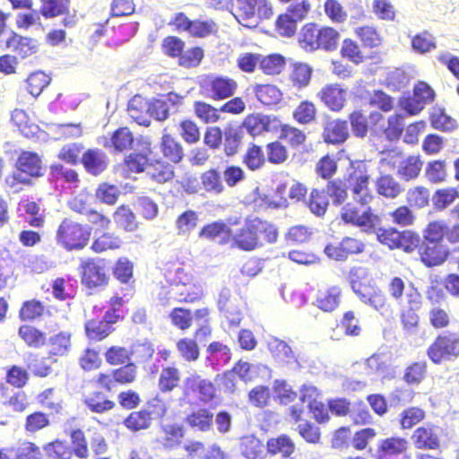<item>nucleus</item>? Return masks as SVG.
Returning <instances> with one entry per match:
<instances>
[{
	"mask_svg": "<svg viewBox=\"0 0 459 459\" xmlns=\"http://www.w3.org/2000/svg\"><path fill=\"white\" fill-rule=\"evenodd\" d=\"M134 137L131 131L122 127L115 131L111 136V143L115 150L122 152L132 146Z\"/></svg>",
	"mask_w": 459,
	"mask_h": 459,
	"instance_id": "nucleus-51",
	"label": "nucleus"
},
{
	"mask_svg": "<svg viewBox=\"0 0 459 459\" xmlns=\"http://www.w3.org/2000/svg\"><path fill=\"white\" fill-rule=\"evenodd\" d=\"M411 46L414 51L423 54L435 49L436 42L430 33L424 31L412 38Z\"/></svg>",
	"mask_w": 459,
	"mask_h": 459,
	"instance_id": "nucleus-52",
	"label": "nucleus"
},
{
	"mask_svg": "<svg viewBox=\"0 0 459 459\" xmlns=\"http://www.w3.org/2000/svg\"><path fill=\"white\" fill-rule=\"evenodd\" d=\"M419 255L421 261L431 267L445 262L448 255V249L442 242L422 240Z\"/></svg>",
	"mask_w": 459,
	"mask_h": 459,
	"instance_id": "nucleus-7",
	"label": "nucleus"
},
{
	"mask_svg": "<svg viewBox=\"0 0 459 459\" xmlns=\"http://www.w3.org/2000/svg\"><path fill=\"white\" fill-rule=\"evenodd\" d=\"M378 454L381 458H387L404 453L408 441L403 437H392L378 441Z\"/></svg>",
	"mask_w": 459,
	"mask_h": 459,
	"instance_id": "nucleus-17",
	"label": "nucleus"
},
{
	"mask_svg": "<svg viewBox=\"0 0 459 459\" xmlns=\"http://www.w3.org/2000/svg\"><path fill=\"white\" fill-rule=\"evenodd\" d=\"M87 408L95 413H104L115 407V403L108 399L106 394L96 392L84 399Z\"/></svg>",
	"mask_w": 459,
	"mask_h": 459,
	"instance_id": "nucleus-28",
	"label": "nucleus"
},
{
	"mask_svg": "<svg viewBox=\"0 0 459 459\" xmlns=\"http://www.w3.org/2000/svg\"><path fill=\"white\" fill-rule=\"evenodd\" d=\"M446 164L445 160L429 161L425 168V178L433 184L444 182L446 178Z\"/></svg>",
	"mask_w": 459,
	"mask_h": 459,
	"instance_id": "nucleus-36",
	"label": "nucleus"
},
{
	"mask_svg": "<svg viewBox=\"0 0 459 459\" xmlns=\"http://www.w3.org/2000/svg\"><path fill=\"white\" fill-rule=\"evenodd\" d=\"M381 223L382 221L380 217L373 213L370 210H368L359 215L355 225L367 233L376 234L379 230Z\"/></svg>",
	"mask_w": 459,
	"mask_h": 459,
	"instance_id": "nucleus-42",
	"label": "nucleus"
},
{
	"mask_svg": "<svg viewBox=\"0 0 459 459\" xmlns=\"http://www.w3.org/2000/svg\"><path fill=\"white\" fill-rule=\"evenodd\" d=\"M255 93L259 101L264 105H275L281 100V91L273 84L256 85Z\"/></svg>",
	"mask_w": 459,
	"mask_h": 459,
	"instance_id": "nucleus-29",
	"label": "nucleus"
},
{
	"mask_svg": "<svg viewBox=\"0 0 459 459\" xmlns=\"http://www.w3.org/2000/svg\"><path fill=\"white\" fill-rule=\"evenodd\" d=\"M224 152L227 156H233L238 152L240 144V135L237 129L229 127L224 132Z\"/></svg>",
	"mask_w": 459,
	"mask_h": 459,
	"instance_id": "nucleus-64",
	"label": "nucleus"
},
{
	"mask_svg": "<svg viewBox=\"0 0 459 459\" xmlns=\"http://www.w3.org/2000/svg\"><path fill=\"white\" fill-rule=\"evenodd\" d=\"M354 31L365 47L372 48L381 44L380 35L372 26L357 27Z\"/></svg>",
	"mask_w": 459,
	"mask_h": 459,
	"instance_id": "nucleus-47",
	"label": "nucleus"
},
{
	"mask_svg": "<svg viewBox=\"0 0 459 459\" xmlns=\"http://www.w3.org/2000/svg\"><path fill=\"white\" fill-rule=\"evenodd\" d=\"M377 193L386 198L394 199L402 193L401 185L390 175H381L376 181Z\"/></svg>",
	"mask_w": 459,
	"mask_h": 459,
	"instance_id": "nucleus-24",
	"label": "nucleus"
},
{
	"mask_svg": "<svg viewBox=\"0 0 459 459\" xmlns=\"http://www.w3.org/2000/svg\"><path fill=\"white\" fill-rule=\"evenodd\" d=\"M198 221V214L194 211H186L183 212L177 220V229L178 234H187L192 231Z\"/></svg>",
	"mask_w": 459,
	"mask_h": 459,
	"instance_id": "nucleus-58",
	"label": "nucleus"
},
{
	"mask_svg": "<svg viewBox=\"0 0 459 459\" xmlns=\"http://www.w3.org/2000/svg\"><path fill=\"white\" fill-rule=\"evenodd\" d=\"M6 45L22 58L36 53L38 50L37 40L30 38L22 37L17 34H12L7 38Z\"/></svg>",
	"mask_w": 459,
	"mask_h": 459,
	"instance_id": "nucleus-18",
	"label": "nucleus"
},
{
	"mask_svg": "<svg viewBox=\"0 0 459 459\" xmlns=\"http://www.w3.org/2000/svg\"><path fill=\"white\" fill-rule=\"evenodd\" d=\"M319 30L315 24L309 23L303 27L299 35L301 48L307 51L320 48Z\"/></svg>",
	"mask_w": 459,
	"mask_h": 459,
	"instance_id": "nucleus-27",
	"label": "nucleus"
},
{
	"mask_svg": "<svg viewBox=\"0 0 459 459\" xmlns=\"http://www.w3.org/2000/svg\"><path fill=\"white\" fill-rule=\"evenodd\" d=\"M260 68L266 74H279L285 65V59L279 54L260 57Z\"/></svg>",
	"mask_w": 459,
	"mask_h": 459,
	"instance_id": "nucleus-40",
	"label": "nucleus"
},
{
	"mask_svg": "<svg viewBox=\"0 0 459 459\" xmlns=\"http://www.w3.org/2000/svg\"><path fill=\"white\" fill-rule=\"evenodd\" d=\"M180 355L187 361H195L199 357V349L196 342L191 339H181L177 343Z\"/></svg>",
	"mask_w": 459,
	"mask_h": 459,
	"instance_id": "nucleus-59",
	"label": "nucleus"
},
{
	"mask_svg": "<svg viewBox=\"0 0 459 459\" xmlns=\"http://www.w3.org/2000/svg\"><path fill=\"white\" fill-rule=\"evenodd\" d=\"M209 354L208 359L212 365L223 366L227 364L231 358L230 351L228 346L219 342H212L207 349Z\"/></svg>",
	"mask_w": 459,
	"mask_h": 459,
	"instance_id": "nucleus-30",
	"label": "nucleus"
},
{
	"mask_svg": "<svg viewBox=\"0 0 459 459\" xmlns=\"http://www.w3.org/2000/svg\"><path fill=\"white\" fill-rule=\"evenodd\" d=\"M414 446L419 449H437L439 446L437 429L435 427L424 426L418 428L412 437Z\"/></svg>",
	"mask_w": 459,
	"mask_h": 459,
	"instance_id": "nucleus-13",
	"label": "nucleus"
},
{
	"mask_svg": "<svg viewBox=\"0 0 459 459\" xmlns=\"http://www.w3.org/2000/svg\"><path fill=\"white\" fill-rule=\"evenodd\" d=\"M267 347L272 355L278 361L286 364L296 361L293 351L284 341L272 337L267 342Z\"/></svg>",
	"mask_w": 459,
	"mask_h": 459,
	"instance_id": "nucleus-21",
	"label": "nucleus"
},
{
	"mask_svg": "<svg viewBox=\"0 0 459 459\" xmlns=\"http://www.w3.org/2000/svg\"><path fill=\"white\" fill-rule=\"evenodd\" d=\"M426 362H415L409 366L404 373L403 379L410 385H419L426 374Z\"/></svg>",
	"mask_w": 459,
	"mask_h": 459,
	"instance_id": "nucleus-57",
	"label": "nucleus"
},
{
	"mask_svg": "<svg viewBox=\"0 0 459 459\" xmlns=\"http://www.w3.org/2000/svg\"><path fill=\"white\" fill-rule=\"evenodd\" d=\"M358 286H359V284L357 281H351V288L353 291L359 295V297L364 303L371 306L377 311H380L385 307V297L383 293H381L380 291H374L373 293L367 295L361 293L359 290L357 288Z\"/></svg>",
	"mask_w": 459,
	"mask_h": 459,
	"instance_id": "nucleus-44",
	"label": "nucleus"
},
{
	"mask_svg": "<svg viewBox=\"0 0 459 459\" xmlns=\"http://www.w3.org/2000/svg\"><path fill=\"white\" fill-rule=\"evenodd\" d=\"M69 0H42L40 13L46 18H53L68 12Z\"/></svg>",
	"mask_w": 459,
	"mask_h": 459,
	"instance_id": "nucleus-37",
	"label": "nucleus"
},
{
	"mask_svg": "<svg viewBox=\"0 0 459 459\" xmlns=\"http://www.w3.org/2000/svg\"><path fill=\"white\" fill-rule=\"evenodd\" d=\"M146 169V175L159 184L169 182L174 178L173 166L161 160H150Z\"/></svg>",
	"mask_w": 459,
	"mask_h": 459,
	"instance_id": "nucleus-16",
	"label": "nucleus"
},
{
	"mask_svg": "<svg viewBox=\"0 0 459 459\" xmlns=\"http://www.w3.org/2000/svg\"><path fill=\"white\" fill-rule=\"evenodd\" d=\"M231 236V246L243 251H252L262 246L255 218L247 221L246 224L232 232Z\"/></svg>",
	"mask_w": 459,
	"mask_h": 459,
	"instance_id": "nucleus-5",
	"label": "nucleus"
},
{
	"mask_svg": "<svg viewBox=\"0 0 459 459\" xmlns=\"http://www.w3.org/2000/svg\"><path fill=\"white\" fill-rule=\"evenodd\" d=\"M425 417L423 410L418 407H411L403 411L401 414V426L403 429H411Z\"/></svg>",
	"mask_w": 459,
	"mask_h": 459,
	"instance_id": "nucleus-61",
	"label": "nucleus"
},
{
	"mask_svg": "<svg viewBox=\"0 0 459 459\" xmlns=\"http://www.w3.org/2000/svg\"><path fill=\"white\" fill-rule=\"evenodd\" d=\"M82 162L89 173L97 176L106 169L108 160L101 150L90 149L83 153Z\"/></svg>",
	"mask_w": 459,
	"mask_h": 459,
	"instance_id": "nucleus-14",
	"label": "nucleus"
},
{
	"mask_svg": "<svg viewBox=\"0 0 459 459\" xmlns=\"http://www.w3.org/2000/svg\"><path fill=\"white\" fill-rule=\"evenodd\" d=\"M318 96L333 111H340L346 101V91L338 84L326 85L320 91Z\"/></svg>",
	"mask_w": 459,
	"mask_h": 459,
	"instance_id": "nucleus-12",
	"label": "nucleus"
},
{
	"mask_svg": "<svg viewBox=\"0 0 459 459\" xmlns=\"http://www.w3.org/2000/svg\"><path fill=\"white\" fill-rule=\"evenodd\" d=\"M85 330L90 339L101 341L113 331V328L107 322H103L102 320H91L86 323Z\"/></svg>",
	"mask_w": 459,
	"mask_h": 459,
	"instance_id": "nucleus-38",
	"label": "nucleus"
},
{
	"mask_svg": "<svg viewBox=\"0 0 459 459\" xmlns=\"http://www.w3.org/2000/svg\"><path fill=\"white\" fill-rule=\"evenodd\" d=\"M244 126L253 136L259 135L270 130V118L261 114L251 115L245 119Z\"/></svg>",
	"mask_w": 459,
	"mask_h": 459,
	"instance_id": "nucleus-33",
	"label": "nucleus"
},
{
	"mask_svg": "<svg viewBox=\"0 0 459 459\" xmlns=\"http://www.w3.org/2000/svg\"><path fill=\"white\" fill-rule=\"evenodd\" d=\"M266 448L270 455H281V457L287 458L294 453L295 444L290 437L281 435L268 439Z\"/></svg>",
	"mask_w": 459,
	"mask_h": 459,
	"instance_id": "nucleus-20",
	"label": "nucleus"
},
{
	"mask_svg": "<svg viewBox=\"0 0 459 459\" xmlns=\"http://www.w3.org/2000/svg\"><path fill=\"white\" fill-rule=\"evenodd\" d=\"M342 291L338 287H331L318 292L316 305L325 312L333 311L340 304Z\"/></svg>",
	"mask_w": 459,
	"mask_h": 459,
	"instance_id": "nucleus-19",
	"label": "nucleus"
},
{
	"mask_svg": "<svg viewBox=\"0 0 459 459\" xmlns=\"http://www.w3.org/2000/svg\"><path fill=\"white\" fill-rule=\"evenodd\" d=\"M219 111L220 109L205 102L197 101L195 103V112L196 116L205 123L216 122L219 119Z\"/></svg>",
	"mask_w": 459,
	"mask_h": 459,
	"instance_id": "nucleus-63",
	"label": "nucleus"
},
{
	"mask_svg": "<svg viewBox=\"0 0 459 459\" xmlns=\"http://www.w3.org/2000/svg\"><path fill=\"white\" fill-rule=\"evenodd\" d=\"M93 196L86 191H82L70 199L68 205L74 212L85 215L92 208Z\"/></svg>",
	"mask_w": 459,
	"mask_h": 459,
	"instance_id": "nucleus-46",
	"label": "nucleus"
},
{
	"mask_svg": "<svg viewBox=\"0 0 459 459\" xmlns=\"http://www.w3.org/2000/svg\"><path fill=\"white\" fill-rule=\"evenodd\" d=\"M207 91L213 100H224L234 95L238 83L231 78L217 76L207 84Z\"/></svg>",
	"mask_w": 459,
	"mask_h": 459,
	"instance_id": "nucleus-9",
	"label": "nucleus"
},
{
	"mask_svg": "<svg viewBox=\"0 0 459 459\" xmlns=\"http://www.w3.org/2000/svg\"><path fill=\"white\" fill-rule=\"evenodd\" d=\"M186 392L191 391L204 403L212 401L215 394L213 384L198 375H191L185 380Z\"/></svg>",
	"mask_w": 459,
	"mask_h": 459,
	"instance_id": "nucleus-8",
	"label": "nucleus"
},
{
	"mask_svg": "<svg viewBox=\"0 0 459 459\" xmlns=\"http://www.w3.org/2000/svg\"><path fill=\"white\" fill-rule=\"evenodd\" d=\"M19 171L27 175L30 178L42 175V162L38 154L30 152H23L17 161Z\"/></svg>",
	"mask_w": 459,
	"mask_h": 459,
	"instance_id": "nucleus-15",
	"label": "nucleus"
},
{
	"mask_svg": "<svg viewBox=\"0 0 459 459\" xmlns=\"http://www.w3.org/2000/svg\"><path fill=\"white\" fill-rule=\"evenodd\" d=\"M160 148L163 155L174 163L179 162L184 156L181 144L169 134L162 136Z\"/></svg>",
	"mask_w": 459,
	"mask_h": 459,
	"instance_id": "nucleus-25",
	"label": "nucleus"
},
{
	"mask_svg": "<svg viewBox=\"0 0 459 459\" xmlns=\"http://www.w3.org/2000/svg\"><path fill=\"white\" fill-rule=\"evenodd\" d=\"M240 449L246 458L255 459L262 454L264 445L255 436H246L241 440Z\"/></svg>",
	"mask_w": 459,
	"mask_h": 459,
	"instance_id": "nucleus-41",
	"label": "nucleus"
},
{
	"mask_svg": "<svg viewBox=\"0 0 459 459\" xmlns=\"http://www.w3.org/2000/svg\"><path fill=\"white\" fill-rule=\"evenodd\" d=\"M49 82L50 78L48 74L41 71L35 72L27 79L28 91L32 96L38 97Z\"/></svg>",
	"mask_w": 459,
	"mask_h": 459,
	"instance_id": "nucleus-48",
	"label": "nucleus"
},
{
	"mask_svg": "<svg viewBox=\"0 0 459 459\" xmlns=\"http://www.w3.org/2000/svg\"><path fill=\"white\" fill-rule=\"evenodd\" d=\"M349 137V126L346 121L334 119L324 126L323 139L327 143L340 144Z\"/></svg>",
	"mask_w": 459,
	"mask_h": 459,
	"instance_id": "nucleus-11",
	"label": "nucleus"
},
{
	"mask_svg": "<svg viewBox=\"0 0 459 459\" xmlns=\"http://www.w3.org/2000/svg\"><path fill=\"white\" fill-rule=\"evenodd\" d=\"M459 197V187H446L437 190L432 196L434 207L438 211L447 208Z\"/></svg>",
	"mask_w": 459,
	"mask_h": 459,
	"instance_id": "nucleus-31",
	"label": "nucleus"
},
{
	"mask_svg": "<svg viewBox=\"0 0 459 459\" xmlns=\"http://www.w3.org/2000/svg\"><path fill=\"white\" fill-rule=\"evenodd\" d=\"M180 378L181 375L177 368H163L159 376L158 388L161 393L172 392L178 386Z\"/></svg>",
	"mask_w": 459,
	"mask_h": 459,
	"instance_id": "nucleus-23",
	"label": "nucleus"
},
{
	"mask_svg": "<svg viewBox=\"0 0 459 459\" xmlns=\"http://www.w3.org/2000/svg\"><path fill=\"white\" fill-rule=\"evenodd\" d=\"M154 348L150 342L134 343L130 350V358L133 357L138 363L145 362L152 357Z\"/></svg>",
	"mask_w": 459,
	"mask_h": 459,
	"instance_id": "nucleus-62",
	"label": "nucleus"
},
{
	"mask_svg": "<svg viewBox=\"0 0 459 459\" xmlns=\"http://www.w3.org/2000/svg\"><path fill=\"white\" fill-rule=\"evenodd\" d=\"M19 211L31 216L29 223L33 227H40L43 224V218L39 213L40 208L36 202L24 200L19 203Z\"/></svg>",
	"mask_w": 459,
	"mask_h": 459,
	"instance_id": "nucleus-56",
	"label": "nucleus"
},
{
	"mask_svg": "<svg viewBox=\"0 0 459 459\" xmlns=\"http://www.w3.org/2000/svg\"><path fill=\"white\" fill-rule=\"evenodd\" d=\"M186 423L200 431L211 429L213 421V414L207 409H199L186 417Z\"/></svg>",
	"mask_w": 459,
	"mask_h": 459,
	"instance_id": "nucleus-26",
	"label": "nucleus"
},
{
	"mask_svg": "<svg viewBox=\"0 0 459 459\" xmlns=\"http://www.w3.org/2000/svg\"><path fill=\"white\" fill-rule=\"evenodd\" d=\"M121 244L122 240L117 236L104 233L93 241L91 249L96 253H102L107 250L117 249Z\"/></svg>",
	"mask_w": 459,
	"mask_h": 459,
	"instance_id": "nucleus-43",
	"label": "nucleus"
},
{
	"mask_svg": "<svg viewBox=\"0 0 459 459\" xmlns=\"http://www.w3.org/2000/svg\"><path fill=\"white\" fill-rule=\"evenodd\" d=\"M43 449L49 459H71L73 455V451L69 445L61 440L48 443Z\"/></svg>",
	"mask_w": 459,
	"mask_h": 459,
	"instance_id": "nucleus-35",
	"label": "nucleus"
},
{
	"mask_svg": "<svg viewBox=\"0 0 459 459\" xmlns=\"http://www.w3.org/2000/svg\"><path fill=\"white\" fill-rule=\"evenodd\" d=\"M152 417L150 416L147 410H142L131 412L129 416L124 420V424L128 429L138 431L148 429L152 424Z\"/></svg>",
	"mask_w": 459,
	"mask_h": 459,
	"instance_id": "nucleus-32",
	"label": "nucleus"
},
{
	"mask_svg": "<svg viewBox=\"0 0 459 459\" xmlns=\"http://www.w3.org/2000/svg\"><path fill=\"white\" fill-rule=\"evenodd\" d=\"M19 334L30 346L39 348L45 343L44 334L32 326H22L19 330Z\"/></svg>",
	"mask_w": 459,
	"mask_h": 459,
	"instance_id": "nucleus-55",
	"label": "nucleus"
},
{
	"mask_svg": "<svg viewBox=\"0 0 459 459\" xmlns=\"http://www.w3.org/2000/svg\"><path fill=\"white\" fill-rule=\"evenodd\" d=\"M201 183L205 191L221 194L224 190L220 173L215 169H210L201 176Z\"/></svg>",
	"mask_w": 459,
	"mask_h": 459,
	"instance_id": "nucleus-39",
	"label": "nucleus"
},
{
	"mask_svg": "<svg viewBox=\"0 0 459 459\" xmlns=\"http://www.w3.org/2000/svg\"><path fill=\"white\" fill-rule=\"evenodd\" d=\"M233 14L245 26H251L258 19H269L273 9L267 0H235Z\"/></svg>",
	"mask_w": 459,
	"mask_h": 459,
	"instance_id": "nucleus-2",
	"label": "nucleus"
},
{
	"mask_svg": "<svg viewBox=\"0 0 459 459\" xmlns=\"http://www.w3.org/2000/svg\"><path fill=\"white\" fill-rule=\"evenodd\" d=\"M91 234V229L89 226L66 218L56 230V241L65 250H81L87 246Z\"/></svg>",
	"mask_w": 459,
	"mask_h": 459,
	"instance_id": "nucleus-1",
	"label": "nucleus"
},
{
	"mask_svg": "<svg viewBox=\"0 0 459 459\" xmlns=\"http://www.w3.org/2000/svg\"><path fill=\"white\" fill-rule=\"evenodd\" d=\"M316 114L315 105L310 101H302L294 110L293 117L300 124L312 122Z\"/></svg>",
	"mask_w": 459,
	"mask_h": 459,
	"instance_id": "nucleus-54",
	"label": "nucleus"
},
{
	"mask_svg": "<svg viewBox=\"0 0 459 459\" xmlns=\"http://www.w3.org/2000/svg\"><path fill=\"white\" fill-rule=\"evenodd\" d=\"M422 240L420 236L410 230L400 231V238L395 248H401L407 253L420 249Z\"/></svg>",
	"mask_w": 459,
	"mask_h": 459,
	"instance_id": "nucleus-50",
	"label": "nucleus"
},
{
	"mask_svg": "<svg viewBox=\"0 0 459 459\" xmlns=\"http://www.w3.org/2000/svg\"><path fill=\"white\" fill-rule=\"evenodd\" d=\"M328 197L327 195L325 194V192L319 191L317 189L312 190L307 203V206L309 207L311 212H313L316 216L324 215L328 206Z\"/></svg>",
	"mask_w": 459,
	"mask_h": 459,
	"instance_id": "nucleus-45",
	"label": "nucleus"
},
{
	"mask_svg": "<svg viewBox=\"0 0 459 459\" xmlns=\"http://www.w3.org/2000/svg\"><path fill=\"white\" fill-rule=\"evenodd\" d=\"M150 107V100L135 95L128 102L127 112L137 124L148 126L151 124Z\"/></svg>",
	"mask_w": 459,
	"mask_h": 459,
	"instance_id": "nucleus-10",
	"label": "nucleus"
},
{
	"mask_svg": "<svg viewBox=\"0 0 459 459\" xmlns=\"http://www.w3.org/2000/svg\"><path fill=\"white\" fill-rule=\"evenodd\" d=\"M114 221L117 226L126 231H134L137 229L135 215L127 206L121 205L114 213Z\"/></svg>",
	"mask_w": 459,
	"mask_h": 459,
	"instance_id": "nucleus-34",
	"label": "nucleus"
},
{
	"mask_svg": "<svg viewBox=\"0 0 459 459\" xmlns=\"http://www.w3.org/2000/svg\"><path fill=\"white\" fill-rule=\"evenodd\" d=\"M423 162L421 161L420 156L410 155L403 156L400 166L397 169V174L405 180H411L416 178L421 169Z\"/></svg>",
	"mask_w": 459,
	"mask_h": 459,
	"instance_id": "nucleus-22",
	"label": "nucleus"
},
{
	"mask_svg": "<svg viewBox=\"0 0 459 459\" xmlns=\"http://www.w3.org/2000/svg\"><path fill=\"white\" fill-rule=\"evenodd\" d=\"M427 355L435 364L452 360L459 356V339L455 333L446 332L438 335L429 347Z\"/></svg>",
	"mask_w": 459,
	"mask_h": 459,
	"instance_id": "nucleus-3",
	"label": "nucleus"
},
{
	"mask_svg": "<svg viewBox=\"0 0 459 459\" xmlns=\"http://www.w3.org/2000/svg\"><path fill=\"white\" fill-rule=\"evenodd\" d=\"M27 367L37 377H44L50 374L51 367L48 359L30 354L27 358Z\"/></svg>",
	"mask_w": 459,
	"mask_h": 459,
	"instance_id": "nucleus-49",
	"label": "nucleus"
},
{
	"mask_svg": "<svg viewBox=\"0 0 459 459\" xmlns=\"http://www.w3.org/2000/svg\"><path fill=\"white\" fill-rule=\"evenodd\" d=\"M340 40L339 32L329 27L322 28L319 30V43L320 48L331 51L337 48Z\"/></svg>",
	"mask_w": 459,
	"mask_h": 459,
	"instance_id": "nucleus-53",
	"label": "nucleus"
},
{
	"mask_svg": "<svg viewBox=\"0 0 459 459\" xmlns=\"http://www.w3.org/2000/svg\"><path fill=\"white\" fill-rule=\"evenodd\" d=\"M369 176L364 168L359 166L347 179L346 188L351 191L354 200L360 204H368L373 198L368 188Z\"/></svg>",
	"mask_w": 459,
	"mask_h": 459,
	"instance_id": "nucleus-4",
	"label": "nucleus"
},
{
	"mask_svg": "<svg viewBox=\"0 0 459 459\" xmlns=\"http://www.w3.org/2000/svg\"><path fill=\"white\" fill-rule=\"evenodd\" d=\"M82 283L89 288L103 286L108 283V274L105 262L100 259L89 260L82 265Z\"/></svg>",
	"mask_w": 459,
	"mask_h": 459,
	"instance_id": "nucleus-6",
	"label": "nucleus"
},
{
	"mask_svg": "<svg viewBox=\"0 0 459 459\" xmlns=\"http://www.w3.org/2000/svg\"><path fill=\"white\" fill-rule=\"evenodd\" d=\"M51 353L54 355H65L70 348V334L66 332H60L59 333L50 338Z\"/></svg>",
	"mask_w": 459,
	"mask_h": 459,
	"instance_id": "nucleus-60",
	"label": "nucleus"
}]
</instances>
